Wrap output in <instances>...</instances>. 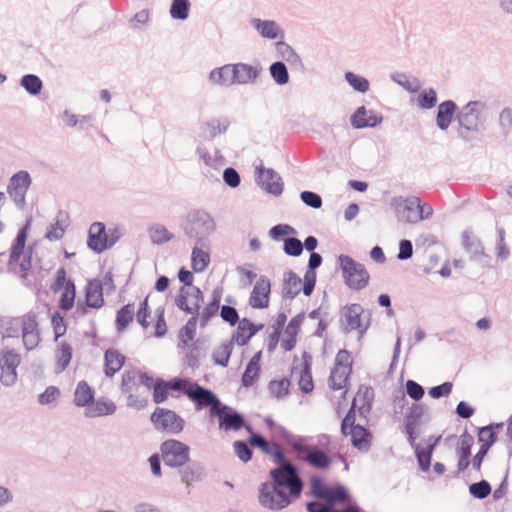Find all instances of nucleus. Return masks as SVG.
<instances>
[{
  "label": "nucleus",
  "mask_w": 512,
  "mask_h": 512,
  "mask_svg": "<svg viewBox=\"0 0 512 512\" xmlns=\"http://www.w3.org/2000/svg\"><path fill=\"white\" fill-rule=\"evenodd\" d=\"M290 380L283 377L280 380H271L268 384L270 394L277 399H282L289 394Z\"/></svg>",
  "instance_id": "052dcab7"
},
{
  "label": "nucleus",
  "mask_w": 512,
  "mask_h": 512,
  "mask_svg": "<svg viewBox=\"0 0 512 512\" xmlns=\"http://www.w3.org/2000/svg\"><path fill=\"white\" fill-rule=\"evenodd\" d=\"M357 411H358L357 410V397H354L352 400V403L350 405V408L348 409V411L346 412V415L344 416V418L341 421L340 430H341V434L343 436H345V437L348 436L347 429H349L353 426L359 425L356 423Z\"/></svg>",
  "instance_id": "680f3d73"
},
{
  "label": "nucleus",
  "mask_w": 512,
  "mask_h": 512,
  "mask_svg": "<svg viewBox=\"0 0 512 512\" xmlns=\"http://www.w3.org/2000/svg\"><path fill=\"white\" fill-rule=\"evenodd\" d=\"M31 184V175L26 170L14 173L9 180L7 193L19 209H22L26 204V193Z\"/></svg>",
  "instance_id": "4468645a"
},
{
  "label": "nucleus",
  "mask_w": 512,
  "mask_h": 512,
  "mask_svg": "<svg viewBox=\"0 0 512 512\" xmlns=\"http://www.w3.org/2000/svg\"><path fill=\"white\" fill-rule=\"evenodd\" d=\"M134 318V304L128 303L123 305L116 312L115 317V328L118 333L125 331L129 324L133 321Z\"/></svg>",
  "instance_id": "a18cd8bd"
},
{
  "label": "nucleus",
  "mask_w": 512,
  "mask_h": 512,
  "mask_svg": "<svg viewBox=\"0 0 512 512\" xmlns=\"http://www.w3.org/2000/svg\"><path fill=\"white\" fill-rule=\"evenodd\" d=\"M191 9L190 0H172L169 13L173 20L184 21L188 19Z\"/></svg>",
  "instance_id": "603ef678"
},
{
  "label": "nucleus",
  "mask_w": 512,
  "mask_h": 512,
  "mask_svg": "<svg viewBox=\"0 0 512 512\" xmlns=\"http://www.w3.org/2000/svg\"><path fill=\"white\" fill-rule=\"evenodd\" d=\"M95 401L94 389L84 380L80 381L75 389L74 404L77 407L89 408Z\"/></svg>",
  "instance_id": "58836bf2"
},
{
  "label": "nucleus",
  "mask_w": 512,
  "mask_h": 512,
  "mask_svg": "<svg viewBox=\"0 0 512 512\" xmlns=\"http://www.w3.org/2000/svg\"><path fill=\"white\" fill-rule=\"evenodd\" d=\"M296 229L289 224H276L270 228L268 234L274 241H283L289 238L288 236L295 235Z\"/></svg>",
  "instance_id": "13d9d810"
},
{
  "label": "nucleus",
  "mask_w": 512,
  "mask_h": 512,
  "mask_svg": "<svg viewBox=\"0 0 512 512\" xmlns=\"http://www.w3.org/2000/svg\"><path fill=\"white\" fill-rule=\"evenodd\" d=\"M352 364L351 353L346 349L339 350L328 379L331 390L338 391L346 387V383L352 373Z\"/></svg>",
  "instance_id": "6e6552de"
},
{
  "label": "nucleus",
  "mask_w": 512,
  "mask_h": 512,
  "mask_svg": "<svg viewBox=\"0 0 512 512\" xmlns=\"http://www.w3.org/2000/svg\"><path fill=\"white\" fill-rule=\"evenodd\" d=\"M270 292V280L264 275L260 276L250 294L249 305L254 309L267 308L269 305Z\"/></svg>",
  "instance_id": "5701e85b"
},
{
  "label": "nucleus",
  "mask_w": 512,
  "mask_h": 512,
  "mask_svg": "<svg viewBox=\"0 0 512 512\" xmlns=\"http://www.w3.org/2000/svg\"><path fill=\"white\" fill-rule=\"evenodd\" d=\"M337 261L347 287L360 291L368 285L370 275L363 264L345 254H340Z\"/></svg>",
  "instance_id": "20e7f679"
},
{
  "label": "nucleus",
  "mask_w": 512,
  "mask_h": 512,
  "mask_svg": "<svg viewBox=\"0 0 512 512\" xmlns=\"http://www.w3.org/2000/svg\"><path fill=\"white\" fill-rule=\"evenodd\" d=\"M459 107L453 100H445L437 106L436 126L441 131H447L453 121H456Z\"/></svg>",
  "instance_id": "393cba45"
},
{
  "label": "nucleus",
  "mask_w": 512,
  "mask_h": 512,
  "mask_svg": "<svg viewBox=\"0 0 512 512\" xmlns=\"http://www.w3.org/2000/svg\"><path fill=\"white\" fill-rule=\"evenodd\" d=\"M84 297L94 309L101 308L105 304L102 282L99 279L89 280L84 289Z\"/></svg>",
  "instance_id": "c9c22d12"
},
{
  "label": "nucleus",
  "mask_w": 512,
  "mask_h": 512,
  "mask_svg": "<svg viewBox=\"0 0 512 512\" xmlns=\"http://www.w3.org/2000/svg\"><path fill=\"white\" fill-rule=\"evenodd\" d=\"M344 78L354 91L362 94L369 91L370 83L366 77L358 75L352 71H347L344 74Z\"/></svg>",
  "instance_id": "6e6d98bb"
},
{
  "label": "nucleus",
  "mask_w": 512,
  "mask_h": 512,
  "mask_svg": "<svg viewBox=\"0 0 512 512\" xmlns=\"http://www.w3.org/2000/svg\"><path fill=\"white\" fill-rule=\"evenodd\" d=\"M353 448L359 452L367 453L372 445L373 434L364 425L353 426L347 429Z\"/></svg>",
  "instance_id": "a878e982"
},
{
  "label": "nucleus",
  "mask_w": 512,
  "mask_h": 512,
  "mask_svg": "<svg viewBox=\"0 0 512 512\" xmlns=\"http://www.w3.org/2000/svg\"><path fill=\"white\" fill-rule=\"evenodd\" d=\"M304 446H306V449L296 451L298 454L295 456V460L321 471L330 468L333 458L328 452L321 449L317 444H308V437L304 439Z\"/></svg>",
  "instance_id": "1a4fd4ad"
},
{
  "label": "nucleus",
  "mask_w": 512,
  "mask_h": 512,
  "mask_svg": "<svg viewBox=\"0 0 512 512\" xmlns=\"http://www.w3.org/2000/svg\"><path fill=\"white\" fill-rule=\"evenodd\" d=\"M499 127L501 129V133L504 136H507L511 132L512 128V109L509 107H505L501 110L499 114Z\"/></svg>",
  "instance_id": "774afa93"
},
{
  "label": "nucleus",
  "mask_w": 512,
  "mask_h": 512,
  "mask_svg": "<svg viewBox=\"0 0 512 512\" xmlns=\"http://www.w3.org/2000/svg\"><path fill=\"white\" fill-rule=\"evenodd\" d=\"M323 500L327 505H331L332 507H335L337 504L346 505V508H342L341 510H348L350 512H354L352 507H354V505H358L350 494L348 488L339 482L330 486Z\"/></svg>",
  "instance_id": "6ab92c4d"
},
{
  "label": "nucleus",
  "mask_w": 512,
  "mask_h": 512,
  "mask_svg": "<svg viewBox=\"0 0 512 512\" xmlns=\"http://www.w3.org/2000/svg\"><path fill=\"white\" fill-rule=\"evenodd\" d=\"M462 247L470 254V260L486 265L490 259L484 251L483 244L480 239L472 237V231L466 229L462 233Z\"/></svg>",
  "instance_id": "4be33fe9"
},
{
  "label": "nucleus",
  "mask_w": 512,
  "mask_h": 512,
  "mask_svg": "<svg viewBox=\"0 0 512 512\" xmlns=\"http://www.w3.org/2000/svg\"><path fill=\"white\" fill-rule=\"evenodd\" d=\"M234 344H236V341H233V337L231 336L229 341L221 344L213 350L212 360L215 365H219L223 368L228 366L234 349Z\"/></svg>",
  "instance_id": "37998d69"
},
{
  "label": "nucleus",
  "mask_w": 512,
  "mask_h": 512,
  "mask_svg": "<svg viewBox=\"0 0 512 512\" xmlns=\"http://www.w3.org/2000/svg\"><path fill=\"white\" fill-rule=\"evenodd\" d=\"M248 444L244 440H236L233 448L236 456L243 463H248L253 456L252 447L271 457L277 466L269 471L270 482L259 486V504L271 511H281L301 497L304 481L298 466L286 459L278 442L267 441L259 433H250Z\"/></svg>",
  "instance_id": "f257e3e1"
},
{
  "label": "nucleus",
  "mask_w": 512,
  "mask_h": 512,
  "mask_svg": "<svg viewBox=\"0 0 512 512\" xmlns=\"http://www.w3.org/2000/svg\"><path fill=\"white\" fill-rule=\"evenodd\" d=\"M120 238L118 227L106 230L103 222H93L88 230L87 247L95 254H101L114 246Z\"/></svg>",
  "instance_id": "7ed1b4c3"
},
{
  "label": "nucleus",
  "mask_w": 512,
  "mask_h": 512,
  "mask_svg": "<svg viewBox=\"0 0 512 512\" xmlns=\"http://www.w3.org/2000/svg\"><path fill=\"white\" fill-rule=\"evenodd\" d=\"M190 383L188 377L176 376L169 380H164L161 377L156 378V385L153 388V401L156 404H161L168 399L171 395L173 398L177 396L174 392L182 394L183 385Z\"/></svg>",
  "instance_id": "dca6fc26"
},
{
  "label": "nucleus",
  "mask_w": 512,
  "mask_h": 512,
  "mask_svg": "<svg viewBox=\"0 0 512 512\" xmlns=\"http://www.w3.org/2000/svg\"><path fill=\"white\" fill-rule=\"evenodd\" d=\"M32 218H28L25 224L18 230L10 248L9 263H16L20 260L26 246Z\"/></svg>",
  "instance_id": "c85d7f7f"
},
{
  "label": "nucleus",
  "mask_w": 512,
  "mask_h": 512,
  "mask_svg": "<svg viewBox=\"0 0 512 512\" xmlns=\"http://www.w3.org/2000/svg\"><path fill=\"white\" fill-rule=\"evenodd\" d=\"M150 420L156 430L170 434H179L185 427L184 419L175 411L167 408H155L150 416Z\"/></svg>",
  "instance_id": "9d476101"
},
{
  "label": "nucleus",
  "mask_w": 512,
  "mask_h": 512,
  "mask_svg": "<svg viewBox=\"0 0 512 512\" xmlns=\"http://www.w3.org/2000/svg\"><path fill=\"white\" fill-rule=\"evenodd\" d=\"M428 411V406L424 403H412L408 407L404 418H403V429L407 442L409 440L418 439L420 434V425L422 424V418Z\"/></svg>",
  "instance_id": "ddd939ff"
},
{
  "label": "nucleus",
  "mask_w": 512,
  "mask_h": 512,
  "mask_svg": "<svg viewBox=\"0 0 512 512\" xmlns=\"http://www.w3.org/2000/svg\"><path fill=\"white\" fill-rule=\"evenodd\" d=\"M484 107L485 103L479 100L469 101L458 110L456 117L458 126L466 130H471L475 133L479 132L481 109Z\"/></svg>",
  "instance_id": "2eb2a0df"
},
{
  "label": "nucleus",
  "mask_w": 512,
  "mask_h": 512,
  "mask_svg": "<svg viewBox=\"0 0 512 512\" xmlns=\"http://www.w3.org/2000/svg\"><path fill=\"white\" fill-rule=\"evenodd\" d=\"M190 383L183 385L182 394L193 402L196 411L209 407L217 408L221 404L219 397L209 388L200 385L198 382L188 378Z\"/></svg>",
  "instance_id": "423d86ee"
},
{
  "label": "nucleus",
  "mask_w": 512,
  "mask_h": 512,
  "mask_svg": "<svg viewBox=\"0 0 512 512\" xmlns=\"http://www.w3.org/2000/svg\"><path fill=\"white\" fill-rule=\"evenodd\" d=\"M269 74L275 84L284 86L289 83L290 77L286 64L283 61H275L269 66Z\"/></svg>",
  "instance_id": "de8ad7c7"
},
{
  "label": "nucleus",
  "mask_w": 512,
  "mask_h": 512,
  "mask_svg": "<svg viewBox=\"0 0 512 512\" xmlns=\"http://www.w3.org/2000/svg\"><path fill=\"white\" fill-rule=\"evenodd\" d=\"M255 183L267 194L280 196L284 190V182L280 174L273 168H265L262 161L255 166Z\"/></svg>",
  "instance_id": "f8f14e48"
},
{
  "label": "nucleus",
  "mask_w": 512,
  "mask_h": 512,
  "mask_svg": "<svg viewBox=\"0 0 512 512\" xmlns=\"http://www.w3.org/2000/svg\"><path fill=\"white\" fill-rule=\"evenodd\" d=\"M21 356L12 349L0 352V382L5 387L13 386L17 381V367L20 365Z\"/></svg>",
  "instance_id": "f3484780"
},
{
  "label": "nucleus",
  "mask_w": 512,
  "mask_h": 512,
  "mask_svg": "<svg viewBox=\"0 0 512 512\" xmlns=\"http://www.w3.org/2000/svg\"><path fill=\"white\" fill-rule=\"evenodd\" d=\"M275 47L278 56L288 62L293 69L298 71H303L305 69L302 59L291 45L280 40L276 42Z\"/></svg>",
  "instance_id": "f704fd0d"
},
{
  "label": "nucleus",
  "mask_w": 512,
  "mask_h": 512,
  "mask_svg": "<svg viewBox=\"0 0 512 512\" xmlns=\"http://www.w3.org/2000/svg\"><path fill=\"white\" fill-rule=\"evenodd\" d=\"M116 411L115 403L105 397L95 400L91 407L85 410V416L95 418L114 414Z\"/></svg>",
  "instance_id": "79ce46f5"
},
{
  "label": "nucleus",
  "mask_w": 512,
  "mask_h": 512,
  "mask_svg": "<svg viewBox=\"0 0 512 512\" xmlns=\"http://www.w3.org/2000/svg\"><path fill=\"white\" fill-rule=\"evenodd\" d=\"M271 433L273 438L282 440L294 451L306 449V446H304V439L306 436L294 435L280 424H278Z\"/></svg>",
  "instance_id": "e433bc0d"
},
{
  "label": "nucleus",
  "mask_w": 512,
  "mask_h": 512,
  "mask_svg": "<svg viewBox=\"0 0 512 512\" xmlns=\"http://www.w3.org/2000/svg\"><path fill=\"white\" fill-rule=\"evenodd\" d=\"M19 84L31 96H38L43 89L41 78L35 74L23 75Z\"/></svg>",
  "instance_id": "8fccbe9b"
},
{
  "label": "nucleus",
  "mask_w": 512,
  "mask_h": 512,
  "mask_svg": "<svg viewBox=\"0 0 512 512\" xmlns=\"http://www.w3.org/2000/svg\"><path fill=\"white\" fill-rule=\"evenodd\" d=\"M330 486L318 475H311L309 478V493L315 499L323 500Z\"/></svg>",
  "instance_id": "4d7b16f0"
},
{
  "label": "nucleus",
  "mask_w": 512,
  "mask_h": 512,
  "mask_svg": "<svg viewBox=\"0 0 512 512\" xmlns=\"http://www.w3.org/2000/svg\"><path fill=\"white\" fill-rule=\"evenodd\" d=\"M184 234L195 239L196 244L205 246V240L216 230L213 217L204 209H191L181 223Z\"/></svg>",
  "instance_id": "f03ea898"
},
{
  "label": "nucleus",
  "mask_w": 512,
  "mask_h": 512,
  "mask_svg": "<svg viewBox=\"0 0 512 512\" xmlns=\"http://www.w3.org/2000/svg\"><path fill=\"white\" fill-rule=\"evenodd\" d=\"M72 356V346L66 341L61 342L56 351V368L58 372L64 371L69 366Z\"/></svg>",
  "instance_id": "09e8293b"
},
{
  "label": "nucleus",
  "mask_w": 512,
  "mask_h": 512,
  "mask_svg": "<svg viewBox=\"0 0 512 512\" xmlns=\"http://www.w3.org/2000/svg\"><path fill=\"white\" fill-rule=\"evenodd\" d=\"M76 297V286L72 279H68L67 286L63 290L59 301L58 307L63 311H69L74 307Z\"/></svg>",
  "instance_id": "3c124183"
},
{
  "label": "nucleus",
  "mask_w": 512,
  "mask_h": 512,
  "mask_svg": "<svg viewBox=\"0 0 512 512\" xmlns=\"http://www.w3.org/2000/svg\"><path fill=\"white\" fill-rule=\"evenodd\" d=\"M312 355L304 351L302 353V364H301V371H300V377H299V389L304 394H309L314 389V381L312 377Z\"/></svg>",
  "instance_id": "473e14b6"
},
{
  "label": "nucleus",
  "mask_w": 512,
  "mask_h": 512,
  "mask_svg": "<svg viewBox=\"0 0 512 512\" xmlns=\"http://www.w3.org/2000/svg\"><path fill=\"white\" fill-rule=\"evenodd\" d=\"M231 67L232 80L234 85L254 83L262 71L260 63H257L256 65H250L247 63L239 62L232 64Z\"/></svg>",
  "instance_id": "b1692460"
},
{
  "label": "nucleus",
  "mask_w": 512,
  "mask_h": 512,
  "mask_svg": "<svg viewBox=\"0 0 512 512\" xmlns=\"http://www.w3.org/2000/svg\"><path fill=\"white\" fill-rule=\"evenodd\" d=\"M420 205V198L417 196L409 197H393L391 200V207L394 209L396 217L400 222L417 223L418 222V208Z\"/></svg>",
  "instance_id": "a211bd4d"
},
{
  "label": "nucleus",
  "mask_w": 512,
  "mask_h": 512,
  "mask_svg": "<svg viewBox=\"0 0 512 512\" xmlns=\"http://www.w3.org/2000/svg\"><path fill=\"white\" fill-rule=\"evenodd\" d=\"M478 442L480 443V447L486 450H490L491 447L498 440V432L496 431H488L485 427H479L477 432Z\"/></svg>",
  "instance_id": "e2e57ef3"
},
{
  "label": "nucleus",
  "mask_w": 512,
  "mask_h": 512,
  "mask_svg": "<svg viewBox=\"0 0 512 512\" xmlns=\"http://www.w3.org/2000/svg\"><path fill=\"white\" fill-rule=\"evenodd\" d=\"M256 334L254 322L248 318H242L232 337L238 346H246Z\"/></svg>",
  "instance_id": "ea45409f"
},
{
  "label": "nucleus",
  "mask_w": 512,
  "mask_h": 512,
  "mask_svg": "<svg viewBox=\"0 0 512 512\" xmlns=\"http://www.w3.org/2000/svg\"><path fill=\"white\" fill-rule=\"evenodd\" d=\"M60 389L56 386H48L38 395V402L41 405H55L60 397Z\"/></svg>",
  "instance_id": "338daca9"
},
{
  "label": "nucleus",
  "mask_w": 512,
  "mask_h": 512,
  "mask_svg": "<svg viewBox=\"0 0 512 512\" xmlns=\"http://www.w3.org/2000/svg\"><path fill=\"white\" fill-rule=\"evenodd\" d=\"M232 64H225L220 67H216L209 72L208 81L212 85L221 87H230L234 85L232 80Z\"/></svg>",
  "instance_id": "a19ab883"
},
{
  "label": "nucleus",
  "mask_w": 512,
  "mask_h": 512,
  "mask_svg": "<svg viewBox=\"0 0 512 512\" xmlns=\"http://www.w3.org/2000/svg\"><path fill=\"white\" fill-rule=\"evenodd\" d=\"M383 119L382 114L360 106L350 116V123L354 129L375 128L383 122Z\"/></svg>",
  "instance_id": "aec40b11"
},
{
  "label": "nucleus",
  "mask_w": 512,
  "mask_h": 512,
  "mask_svg": "<svg viewBox=\"0 0 512 512\" xmlns=\"http://www.w3.org/2000/svg\"><path fill=\"white\" fill-rule=\"evenodd\" d=\"M301 278L292 270H288L283 276L282 298L284 300H293L300 293L299 285Z\"/></svg>",
  "instance_id": "4c0bfd02"
},
{
  "label": "nucleus",
  "mask_w": 512,
  "mask_h": 512,
  "mask_svg": "<svg viewBox=\"0 0 512 512\" xmlns=\"http://www.w3.org/2000/svg\"><path fill=\"white\" fill-rule=\"evenodd\" d=\"M192 317L188 319L186 324L182 326L178 333L179 343L178 347L185 348L189 345V342L194 340L196 335L198 315L191 314Z\"/></svg>",
  "instance_id": "c03bdc74"
},
{
  "label": "nucleus",
  "mask_w": 512,
  "mask_h": 512,
  "mask_svg": "<svg viewBox=\"0 0 512 512\" xmlns=\"http://www.w3.org/2000/svg\"><path fill=\"white\" fill-rule=\"evenodd\" d=\"M364 314V308L358 303H352L344 307L343 317L345 318L346 324L342 325V332L348 334L354 331L356 328H360L364 323L362 322V315Z\"/></svg>",
  "instance_id": "c756f323"
},
{
  "label": "nucleus",
  "mask_w": 512,
  "mask_h": 512,
  "mask_svg": "<svg viewBox=\"0 0 512 512\" xmlns=\"http://www.w3.org/2000/svg\"><path fill=\"white\" fill-rule=\"evenodd\" d=\"M223 287L217 286L213 289L211 299L207 305L203 308L200 314V327H205L208 322L217 315L219 309H221L220 303L223 296Z\"/></svg>",
  "instance_id": "7c9ffc66"
},
{
  "label": "nucleus",
  "mask_w": 512,
  "mask_h": 512,
  "mask_svg": "<svg viewBox=\"0 0 512 512\" xmlns=\"http://www.w3.org/2000/svg\"><path fill=\"white\" fill-rule=\"evenodd\" d=\"M203 344L204 341L198 338L193 342L190 351L186 353V365L192 369H197L200 366V350Z\"/></svg>",
  "instance_id": "0e129e2a"
},
{
  "label": "nucleus",
  "mask_w": 512,
  "mask_h": 512,
  "mask_svg": "<svg viewBox=\"0 0 512 512\" xmlns=\"http://www.w3.org/2000/svg\"><path fill=\"white\" fill-rule=\"evenodd\" d=\"M161 457L170 468L183 467L190 458V447L177 439H167L160 444Z\"/></svg>",
  "instance_id": "0eeeda50"
},
{
  "label": "nucleus",
  "mask_w": 512,
  "mask_h": 512,
  "mask_svg": "<svg viewBox=\"0 0 512 512\" xmlns=\"http://www.w3.org/2000/svg\"><path fill=\"white\" fill-rule=\"evenodd\" d=\"M209 417L217 418L219 429L226 432L239 431L242 428L249 433L253 431L251 423L245 419L242 413L223 402L217 408L209 410Z\"/></svg>",
  "instance_id": "39448f33"
},
{
  "label": "nucleus",
  "mask_w": 512,
  "mask_h": 512,
  "mask_svg": "<svg viewBox=\"0 0 512 512\" xmlns=\"http://www.w3.org/2000/svg\"><path fill=\"white\" fill-rule=\"evenodd\" d=\"M126 357L118 350L109 348L104 353V374L112 378L125 364Z\"/></svg>",
  "instance_id": "72a5a7b5"
},
{
  "label": "nucleus",
  "mask_w": 512,
  "mask_h": 512,
  "mask_svg": "<svg viewBox=\"0 0 512 512\" xmlns=\"http://www.w3.org/2000/svg\"><path fill=\"white\" fill-rule=\"evenodd\" d=\"M179 474L182 482H201L207 477L206 467L203 462L191 460L186 462L183 467L179 468Z\"/></svg>",
  "instance_id": "cd10ccee"
},
{
  "label": "nucleus",
  "mask_w": 512,
  "mask_h": 512,
  "mask_svg": "<svg viewBox=\"0 0 512 512\" xmlns=\"http://www.w3.org/2000/svg\"><path fill=\"white\" fill-rule=\"evenodd\" d=\"M200 245H195L191 254V266L194 272L201 273L210 264V254L200 248Z\"/></svg>",
  "instance_id": "49530a36"
},
{
  "label": "nucleus",
  "mask_w": 512,
  "mask_h": 512,
  "mask_svg": "<svg viewBox=\"0 0 512 512\" xmlns=\"http://www.w3.org/2000/svg\"><path fill=\"white\" fill-rule=\"evenodd\" d=\"M250 25L258 32V34L269 40L283 39L284 31L274 20H263L260 18H252Z\"/></svg>",
  "instance_id": "bb28decb"
},
{
  "label": "nucleus",
  "mask_w": 512,
  "mask_h": 512,
  "mask_svg": "<svg viewBox=\"0 0 512 512\" xmlns=\"http://www.w3.org/2000/svg\"><path fill=\"white\" fill-rule=\"evenodd\" d=\"M438 97L434 88L429 87L418 91L417 106L423 110H430L437 105Z\"/></svg>",
  "instance_id": "864d4df0"
},
{
  "label": "nucleus",
  "mask_w": 512,
  "mask_h": 512,
  "mask_svg": "<svg viewBox=\"0 0 512 512\" xmlns=\"http://www.w3.org/2000/svg\"><path fill=\"white\" fill-rule=\"evenodd\" d=\"M23 345L27 351L35 349L40 342L38 322L34 314L24 315L21 322Z\"/></svg>",
  "instance_id": "412c9836"
},
{
  "label": "nucleus",
  "mask_w": 512,
  "mask_h": 512,
  "mask_svg": "<svg viewBox=\"0 0 512 512\" xmlns=\"http://www.w3.org/2000/svg\"><path fill=\"white\" fill-rule=\"evenodd\" d=\"M229 126L230 120L227 117L211 118L207 122L202 123L200 129L202 137L210 141L218 135L226 133Z\"/></svg>",
  "instance_id": "2f4dec72"
},
{
  "label": "nucleus",
  "mask_w": 512,
  "mask_h": 512,
  "mask_svg": "<svg viewBox=\"0 0 512 512\" xmlns=\"http://www.w3.org/2000/svg\"><path fill=\"white\" fill-rule=\"evenodd\" d=\"M441 438V435H429L427 438H423L420 443L417 442V439L407 442L411 449H413L419 469L422 472L426 473L430 470L433 453L441 441Z\"/></svg>",
  "instance_id": "9b49d317"
},
{
  "label": "nucleus",
  "mask_w": 512,
  "mask_h": 512,
  "mask_svg": "<svg viewBox=\"0 0 512 512\" xmlns=\"http://www.w3.org/2000/svg\"><path fill=\"white\" fill-rule=\"evenodd\" d=\"M304 245L296 237H290L283 242V251L291 257H299L303 253Z\"/></svg>",
  "instance_id": "69168bd1"
},
{
  "label": "nucleus",
  "mask_w": 512,
  "mask_h": 512,
  "mask_svg": "<svg viewBox=\"0 0 512 512\" xmlns=\"http://www.w3.org/2000/svg\"><path fill=\"white\" fill-rule=\"evenodd\" d=\"M151 242L155 245H162L174 238V235L164 225L156 224L148 229Z\"/></svg>",
  "instance_id": "5fc2aeb1"
},
{
  "label": "nucleus",
  "mask_w": 512,
  "mask_h": 512,
  "mask_svg": "<svg viewBox=\"0 0 512 512\" xmlns=\"http://www.w3.org/2000/svg\"><path fill=\"white\" fill-rule=\"evenodd\" d=\"M468 489L470 495L477 500L487 498L492 492L491 484L485 479L470 484Z\"/></svg>",
  "instance_id": "bf43d9fd"
}]
</instances>
